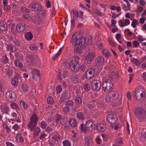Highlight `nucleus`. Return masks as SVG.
<instances>
[{"mask_svg": "<svg viewBox=\"0 0 146 146\" xmlns=\"http://www.w3.org/2000/svg\"><path fill=\"white\" fill-rule=\"evenodd\" d=\"M86 38L82 37H81L78 39L77 36L75 34L73 35L70 40V42L72 45L77 46L80 47V48L83 49L85 48Z\"/></svg>", "mask_w": 146, "mask_h": 146, "instance_id": "1", "label": "nucleus"}, {"mask_svg": "<svg viewBox=\"0 0 146 146\" xmlns=\"http://www.w3.org/2000/svg\"><path fill=\"white\" fill-rule=\"evenodd\" d=\"M145 93L144 88L141 87L137 88L135 91V96L138 101H141L145 98Z\"/></svg>", "mask_w": 146, "mask_h": 146, "instance_id": "2", "label": "nucleus"}, {"mask_svg": "<svg viewBox=\"0 0 146 146\" xmlns=\"http://www.w3.org/2000/svg\"><path fill=\"white\" fill-rule=\"evenodd\" d=\"M38 119V117L35 113L33 114L31 117L30 122L28 126L31 131H33L34 130V128L37 124Z\"/></svg>", "mask_w": 146, "mask_h": 146, "instance_id": "3", "label": "nucleus"}, {"mask_svg": "<svg viewBox=\"0 0 146 146\" xmlns=\"http://www.w3.org/2000/svg\"><path fill=\"white\" fill-rule=\"evenodd\" d=\"M46 12L44 10H42L37 13V15L33 17V21L35 24H38L41 19H43L45 15Z\"/></svg>", "mask_w": 146, "mask_h": 146, "instance_id": "4", "label": "nucleus"}, {"mask_svg": "<svg viewBox=\"0 0 146 146\" xmlns=\"http://www.w3.org/2000/svg\"><path fill=\"white\" fill-rule=\"evenodd\" d=\"M135 114L137 118L141 119H143L146 117V111L141 108L135 110Z\"/></svg>", "mask_w": 146, "mask_h": 146, "instance_id": "5", "label": "nucleus"}, {"mask_svg": "<svg viewBox=\"0 0 146 146\" xmlns=\"http://www.w3.org/2000/svg\"><path fill=\"white\" fill-rule=\"evenodd\" d=\"M28 8L31 11L36 12L42 9V7L38 3L33 2L28 6Z\"/></svg>", "mask_w": 146, "mask_h": 146, "instance_id": "6", "label": "nucleus"}, {"mask_svg": "<svg viewBox=\"0 0 146 146\" xmlns=\"http://www.w3.org/2000/svg\"><path fill=\"white\" fill-rule=\"evenodd\" d=\"M69 66H67V68H69L72 71L75 72H77L80 69V65L79 63L77 62L71 61L69 64H68Z\"/></svg>", "mask_w": 146, "mask_h": 146, "instance_id": "7", "label": "nucleus"}, {"mask_svg": "<svg viewBox=\"0 0 146 146\" xmlns=\"http://www.w3.org/2000/svg\"><path fill=\"white\" fill-rule=\"evenodd\" d=\"M113 85L111 81L110 80H105L103 82L102 86L104 91H109L112 88Z\"/></svg>", "mask_w": 146, "mask_h": 146, "instance_id": "8", "label": "nucleus"}, {"mask_svg": "<svg viewBox=\"0 0 146 146\" xmlns=\"http://www.w3.org/2000/svg\"><path fill=\"white\" fill-rule=\"evenodd\" d=\"M91 86L92 89L95 91H99L101 88V84L98 80H94L92 82Z\"/></svg>", "mask_w": 146, "mask_h": 146, "instance_id": "9", "label": "nucleus"}, {"mask_svg": "<svg viewBox=\"0 0 146 146\" xmlns=\"http://www.w3.org/2000/svg\"><path fill=\"white\" fill-rule=\"evenodd\" d=\"M5 97L7 100L10 102L15 101L16 99L15 93L12 91H8L6 93Z\"/></svg>", "mask_w": 146, "mask_h": 146, "instance_id": "10", "label": "nucleus"}, {"mask_svg": "<svg viewBox=\"0 0 146 146\" xmlns=\"http://www.w3.org/2000/svg\"><path fill=\"white\" fill-rule=\"evenodd\" d=\"M107 118L108 122L111 124L114 123L117 120L116 115L113 113L109 114L107 117Z\"/></svg>", "mask_w": 146, "mask_h": 146, "instance_id": "11", "label": "nucleus"}, {"mask_svg": "<svg viewBox=\"0 0 146 146\" xmlns=\"http://www.w3.org/2000/svg\"><path fill=\"white\" fill-rule=\"evenodd\" d=\"M25 27L26 25L25 23H20L17 25L16 30L18 32H21L25 30Z\"/></svg>", "mask_w": 146, "mask_h": 146, "instance_id": "12", "label": "nucleus"}, {"mask_svg": "<svg viewBox=\"0 0 146 146\" xmlns=\"http://www.w3.org/2000/svg\"><path fill=\"white\" fill-rule=\"evenodd\" d=\"M32 78L34 80H37L40 76V72L37 69L34 68L31 71Z\"/></svg>", "mask_w": 146, "mask_h": 146, "instance_id": "13", "label": "nucleus"}, {"mask_svg": "<svg viewBox=\"0 0 146 146\" xmlns=\"http://www.w3.org/2000/svg\"><path fill=\"white\" fill-rule=\"evenodd\" d=\"M93 138V136L92 135H87L85 138L84 146H92L91 139Z\"/></svg>", "mask_w": 146, "mask_h": 146, "instance_id": "14", "label": "nucleus"}, {"mask_svg": "<svg viewBox=\"0 0 146 146\" xmlns=\"http://www.w3.org/2000/svg\"><path fill=\"white\" fill-rule=\"evenodd\" d=\"M94 58V54L92 53H89L85 56V61L88 64H90Z\"/></svg>", "mask_w": 146, "mask_h": 146, "instance_id": "15", "label": "nucleus"}, {"mask_svg": "<svg viewBox=\"0 0 146 146\" xmlns=\"http://www.w3.org/2000/svg\"><path fill=\"white\" fill-rule=\"evenodd\" d=\"M86 127L90 131H92L95 129V126L94 123L91 121H88L86 123Z\"/></svg>", "mask_w": 146, "mask_h": 146, "instance_id": "16", "label": "nucleus"}, {"mask_svg": "<svg viewBox=\"0 0 146 146\" xmlns=\"http://www.w3.org/2000/svg\"><path fill=\"white\" fill-rule=\"evenodd\" d=\"M94 74V71L92 69L88 70L86 73L87 79H90L93 77Z\"/></svg>", "mask_w": 146, "mask_h": 146, "instance_id": "17", "label": "nucleus"}, {"mask_svg": "<svg viewBox=\"0 0 146 146\" xmlns=\"http://www.w3.org/2000/svg\"><path fill=\"white\" fill-rule=\"evenodd\" d=\"M96 64L99 66L102 65L105 62L104 58L102 56H98L95 60Z\"/></svg>", "mask_w": 146, "mask_h": 146, "instance_id": "18", "label": "nucleus"}, {"mask_svg": "<svg viewBox=\"0 0 146 146\" xmlns=\"http://www.w3.org/2000/svg\"><path fill=\"white\" fill-rule=\"evenodd\" d=\"M130 23L129 20L127 19H125L124 20V22L121 20L118 21L119 25L121 27H123L127 26L129 25Z\"/></svg>", "mask_w": 146, "mask_h": 146, "instance_id": "19", "label": "nucleus"}, {"mask_svg": "<svg viewBox=\"0 0 146 146\" xmlns=\"http://www.w3.org/2000/svg\"><path fill=\"white\" fill-rule=\"evenodd\" d=\"M97 129L100 132H103L106 129V126L105 125L102 123H98L96 126Z\"/></svg>", "mask_w": 146, "mask_h": 146, "instance_id": "20", "label": "nucleus"}, {"mask_svg": "<svg viewBox=\"0 0 146 146\" xmlns=\"http://www.w3.org/2000/svg\"><path fill=\"white\" fill-rule=\"evenodd\" d=\"M28 59L27 64L29 66L33 65L34 64L35 59L34 56L31 55L30 56Z\"/></svg>", "mask_w": 146, "mask_h": 146, "instance_id": "21", "label": "nucleus"}, {"mask_svg": "<svg viewBox=\"0 0 146 146\" xmlns=\"http://www.w3.org/2000/svg\"><path fill=\"white\" fill-rule=\"evenodd\" d=\"M97 104V102H92L91 103L87 104L86 106V108L87 109H88L89 110H92L95 108Z\"/></svg>", "mask_w": 146, "mask_h": 146, "instance_id": "22", "label": "nucleus"}, {"mask_svg": "<svg viewBox=\"0 0 146 146\" xmlns=\"http://www.w3.org/2000/svg\"><path fill=\"white\" fill-rule=\"evenodd\" d=\"M0 29L3 31H5L7 30V25L5 22L0 21Z\"/></svg>", "mask_w": 146, "mask_h": 146, "instance_id": "23", "label": "nucleus"}, {"mask_svg": "<svg viewBox=\"0 0 146 146\" xmlns=\"http://www.w3.org/2000/svg\"><path fill=\"white\" fill-rule=\"evenodd\" d=\"M61 96L66 100H69L71 97L70 93L67 91H65L63 93Z\"/></svg>", "mask_w": 146, "mask_h": 146, "instance_id": "24", "label": "nucleus"}, {"mask_svg": "<svg viewBox=\"0 0 146 146\" xmlns=\"http://www.w3.org/2000/svg\"><path fill=\"white\" fill-rule=\"evenodd\" d=\"M5 75L11 77L12 76L13 71L9 68H8L5 69Z\"/></svg>", "mask_w": 146, "mask_h": 146, "instance_id": "25", "label": "nucleus"}, {"mask_svg": "<svg viewBox=\"0 0 146 146\" xmlns=\"http://www.w3.org/2000/svg\"><path fill=\"white\" fill-rule=\"evenodd\" d=\"M33 37L32 33L31 32L27 33L25 34V38L27 40H30Z\"/></svg>", "mask_w": 146, "mask_h": 146, "instance_id": "26", "label": "nucleus"}, {"mask_svg": "<svg viewBox=\"0 0 146 146\" xmlns=\"http://www.w3.org/2000/svg\"><path fill=\"white\" fill-rule=\"evenodd\" d=\"M102 52L103 55L106 57L109 58L111 57V54L107 49H105L103 50Z\"/></svg>", "mask_w": 146, "mask_h": 146, "instance_id": "27", "label": "nucleus"}, {"mask_svg": "<svg viewBox=\"0 0 146 146\" xmlns=\"http://www.w3.org/2000/svg\"><path fill=\"white\" fill-rule=\"evenodd\" d=\"M72 12L73 14V18L74 20H76L79 17V14L78 11L75 9L72 10Z\"/></svg>", "mask_w": 146, "mask_h": 146, "instance_id": "28", "label": "nucleus"}, {"mask_svg": "<svg viewBox=\"0 0 146 146\" xmlns=\"http://www.w3.org/2000/svg\"><path fill=\"white\" fill-rule=\"evenodd\" d=\"M79 80L78 76L75 74L72 75L71 76V80L74 83H77Z\"/></svg>", "mask_w": 146, "mask_h": 146, "instance_id": "29", "label": "nucleus"}, {"mask_svg": "<svg viewBox=\"0 0 146 146\" xmlns=\"http://www.w3.org/2000/svg\"><path fill=\"white\" fill-rule=\"evenodd\" d=\"M121 3L122 7L123 10L125 11H129L130 10V4L128 3L127 4V6H126V5L125 4H124L122 3Z\"/></svg>", "mask_w": 146, "mask_h": 146, "instance_id": "30", "label": "nucleus"}, {"mask_svg": "<svg viewBox=\"0 0 146 146\" xmlns=\"http://www.w3.org/2000/svg\"><path fill=\"white\" fill-rule=\"evenodd\" d=\"M15 59L18 60L23 61L24 59V57L23 55L20 53H17L15 54Z\"/></svg>", "mask_w": 146, "mask_h": 146, "instance_id": "31", "label": "nucleus"}, {"mask_svg": "<svg viewBox=\"0 0 146 146\" xmlns=\"http://www.w3.org/2000/svg\"><path fill=\"white\" fill-rule=\"evenodd\" d=\"M110 94L114 100H115L117 99L118 97V94L116 91H113Z\"/></svg>", "mask_w": 146, "mask_h": 146, "instance_id": "32", "label": "nucleus"}, {"mask_svg": "<svg viewBox=\"0 0 146 146\" xmlns=\"http://www.w3.org/2000/svg\"><path fill=\"white\" fill-rule=\"evenodd\" d=\"M14 64L16 67L21 68L23 67V65L19 60L17 59L14 60Z\"/></svg>", "mask_w": 146, "mask_h": 146, "instance_id": "33", "label": "nucleus"}, {"mask_svg": "<svg viewBox=\"0 0 146 146\" xmlns=\"http://www.w3.org/2000/svg\"><path fill=\"white\" fill-rule=\"evenodd\" d=\"M16 139L17 141L20 143H22L24 142L23 139L20 133H18L17 134L16 136Z\"/></svg>", "mask_w": 146, "mask_h": 146, "instance_id": "34", "label": "nucleus"}, {"mask_svg": "<svg viewBox=\"0 0 146 146\" xmlns=\"http://www.w3.org/2000/svg\"><path fill=\"white\" fill-rule=\"evenodd\" d=\"M9 108H8L7 105H3L1 106V111L4 113L8 114Z\"/></svg>", "mask_w": 146, "mask_h": 146, "instance_id": "35", "label": "nucleus"}, {"mask_svg": "<svg viewBox=\"0 0 146 146\" xmlns=\"http://www.w3.org/2000/svg\"><path fill=\"white\" fill-rule=\"evenodd\" d=\"M12 84L15 86H17L18 84V79L16 77L13 78L11 82Z\"/></svg>", "mask_w": 146, "mask_h": 146, "instance_id": "36", "label": "nucleus"}, {"mask_svg": "<svg viewBox=\"0 0 146 146\" xmlns=\"http://www.w3.org/2000/svg\"><path fill=\"white\" fill-rule=\"evenodd\" d=\"M80 131L82 132H83L84 133H86L87 131V128L86 127V125L85 126H84V123H82L81 124L80 127Z\"/></svg>", "mask_w": 146, "mask_h": 146, "instance_id": "37", "label": "nucleus"}, {"mask_svg": "<svg viewBox=\"0 0 146 146\" xmlns=\"http://www.w3.org/2000/svg\"><path fill=\"white\" fill-rule=\"evenodd\" d=\"M130 60L133 63L136 65H138L140 64L139 61L137 59L133 57H132L130 58Z\"/></svg>", "mask_w": 146, "mask_h": 146, "instance_id": "38", "label": "nucleus"}, {"mask_svg": "<svg viewBox=\"0 0 146 146\" xmlns=\"http://www.w3.org/2000/svg\"><path fill=\"white\" fill-rule=\"evenodd\" d=\"M108 76L110 78L112 79L117 76L118 75L115 72H111L109 73Z\"/></svg>", "mask_w": 146, "mask_h": 146, "instance_id": "39", "label": "nucleus"}, {"mask_svg": "<svg viewBox=\"0 0 146 146\" xmlns=\"http://www.w3.org/2000/svg\"><path fill=\"white\" fill-rule=\"evenodd\" d=\"M77 117L80 119L84 120L85 118V115L81 112H79L77 114Z\"/></svg>", "mask_w": 146, "mask_h": 146, "instance_id": "40", "label": "nucleus"}, {"mask_svg": "<svg viewBox=\"0 0 146 146\" xmlns=\"http://www.w3.org/2000/svg\"><path fill=\"white\" fill-rule=\"evenodd\" d=\"M62 119V116L59 114H56L55 115L54 121L56 123V124H57L58 122L60 120Z\"/></svg>", "mask_w": 146, "mask_h": 146, "instance_id": "41", "label": "nucleus"}, {"mask_svg": "<svg viewBox=\"0 0 146 146\" xmlns=\"http://www.w3.org/2000/svg\"><path fill=\"white\" fill-rule=\"evenodd\" d=\"M105 99L108 102H110L113 100H114L110 94H107L106 97Z\"/></svg>", "mask_w": 146, "mask_h": 146, "instance_id": "42", "label": "nucleus"}, {"mask_svg": "<svg viewBox=\"0 0 146 146\" xmlns=\"http://www.w3.org/2000/svg\"><path fill=\"white\" fill-rule=\"evenodd\" d=\"M60 137L61 135H60L59 133H57L52 137V139L55 141H57L60 139Z\"/></svg>", "mask_w": 146, "mask_h": 146, "instance_id": "43", "label": "nucleus"}, {"mask_svg": "<svg viewBox=\"0 0 146 146\" xmlns=\"http://www.w3.org/2000/svg\"><path fill=\"white\" fill-rule=\"evenodd\" d=\"M7 47L8 50L11 52H14L15 51V49L14 48V46L12 44H8Z\"/></svg>", "mask_w": 146, "mask_h": 146, "instance_id": "44", "label": "nucleus"}, {"mask_svg": "<svg viewBox=\"0 0 146 146\" xmlns=\"http://www.w3.org/2000/svg\"><path fill=\"white\" fill-rule=\"evenodd\" d=\"M62 52V48H61L58 51L57 53L52 58V59L54 61L55 60L58 58L59 55Z\"/></svg>", "mask_w": 146, "mask_h": 146, "instance_id": "45", "label": "nucleus"}, {"mask_svg": "<svg viewBox=\"0 0 146 146\" xmlns=\"http://www.w3.org/2000/svg\"><path fill=\"white\" fill-rule=\"evenodd\" d=\"M20 104L21 106L25 110H26L28 108V105L24 101H21L20 102Z\"/></svg>", "mask_w": 146, "mask_h": 146, "instance_id": "46", "label": "nucleus"}, {"mask_svg": "<svg viewBox=\"0 0 146 146\" xmlns=\"http://www.w3.org/2000/svg\"><path fill=\"white\" fill-rule=\"evenodd\" d=\"M34 135L35 136H38L40 132V129L38 127L34 128Z\"/></svg>", "mask_w": 146, "mask_h": 146, "instance_id": "47", "label": "nucleus"}, {"mask_svg": "<svg viewBox=\"0 0 146 146\" xmlns=\"http://www.w3.org/2000/svg\"><path fill=\"white\" fill-rule=\"evenodd\" d=\"M69 123L70 125L72 127H75L77 126V123H76L74 119H72L69 121Z\"/></svg>", "mask_w": 146, "mask_h": 146, "instance_id": "48", "label": "nucleus"}, {"mask_svg": "<svg viewBox=\"0 0 146 146\" xmlns=\"http://www.w3.org/2000/svg\"><path fill=\"white\" fill-rule=\"evenodd\" d=\"M139 24V22L137 20L135 19H133L131 23V25L133 28H135L136 25Z\"/></svg>", "mask_w": 146, "mask_h": 146, "instance_id": "49", "label": "nucleus"}, {"mask_svg": "<svg viewBox=\"0 0 146 146\" xmlns=\"http://www.w3.org/2000/svg\"><path fill=\"white\" fill-rule=\"evenodd\" d=\"M139 42L137 40H135L132 42V45L133 48H137L139 45Z\"/></svg>", "mask_w": 146, "mask_h": 146, "instance_id": "50", "label": "nucleus"}, {"mask_svg": "<svg viewBox=\"0 0 146 146\" xmlns=\"http://www.w3.org/2000/svg\"><path fill=\"white\" fill-rule=\"evenodd\" d=\"M75 103L77 104L80 105L82 103V100L80 97H77L75 100Z\"/></svg>", "mask_w": 146, "mask_h": 146, "instance_id": "51", "label": "nucleus"}, {"mask_svg": "<svg viewBox=\"0 0 146 146\" xmlns=\"http://www.w3.org/2000/svg\"><path fill=\"white\" fill-rule=\"evenodd\" d=\"M65 105L66 106L72 107L74 106V103L72 100H69L66 102Z\"/></svg>", "mask_w": 146, "mask_h": 146, "instance_id": "52", "label": "nucleus"}, {"mask_svg": "<svg viewBox=\"0 0 146 146\" xmlns=\"http://www.w3.org/2000/svg\"><path fill=\"white\" fill-rule=\"evenodd\" d=\"M23 90L25 92H27L28 90V86L26 84H23L21 86Z\"/></svg>", "mask_w": 146, "mask_h": 146, "instance_id": "53", "label": "nucleus"}, {"mask_svg": "<svg viewBox=\"0 0 146 146\" xmlns=\"http://www.w3.org/2000/svg\"><path fill=\"white\" fill-rule=\"evenodd\" d=\"M66 99L65 98H64L61 96L59 100V104H63L66 101Z\"/></svg>", "mask_w": 146, "mask_h": 146, "instance_id": "54", "label": "nucleus"}, {"mask_svg": "<svg viewBox=\"0 0 146 146\" xmlns=\"http://www.w3.org/2000/svg\"><path fill=\"white\" fill-rule=\"evenodd\" d=\"M47 102L50 104H52L54 102L53 98L51 96H49L47 99Z\"/></svg>", "mask_w": 146, "mask_h": 146, "instance_id": "55", "label": "nucleus"}, {"mask_svg": "<svg viewBox=\"0 0 146 146\" xmlns=\"http://www.w3.org/2000/svg\"><path fill=\"white\" fill-rule=\"evenodd\" d=\"M1 61L2 62L6 64L8 62L9 59L7 56H4L2 58Z\"/></svg>", "mask_w": 146, "mask_h": 146, "instance_id": "56", "label": "nucleus"}, {"mask_svg": "<svg viewBox=\"0 0 146 146\" xmlns=\"http://www.w3.org/2000/svg\"><path fill=\"white\" fill-rule=\"evenodd\" d=\"M67 122V119L66 118H62L61 120H60V123L62 125H64Z\"/></svg>", "mask_w": 146, "mask_h": 146, "instance_id": "57", "label": "nucleus"}, {"mask_svg": "<svg viewBox=\"0 0 146 146\" xmlns=\"http://www.w3.org/2000/svg\"><path fill=\"white\" fill-rule=\"evenodd\" d=\"M3 127L6 130V131L7 132H9L11 131V129L9 127L8 125L5 123L3 124Z\"/></svg>", "mask_w": 146, "mask_h": 146, "instance_id": "58", "label": "nucleus"}, {"mask_svg": "<svg viewBox=\"0 0 146 146\" xmlns=\"http://www.w3.org/2000/svg\"><path fill=\"white\" fill-rule=\"evenodd\" d=\"M11 106L13 108L15 109H18L19 107L17 104L15 103L12 102L11 104Z\"/></svg>", "mask_w": 146, "mask_h": 146, "instance_id": "59", "label": "nucleus"}, {"mask_svg": "<svg viewBox=\"0 0 146 146\" xmlns=\"http://www.w3.org/2000/svg\"><path fill=\"white\" fill-rule=\"evenodd\" d=\"M30 49L32 50H35L38 49L36 46L34 44L31 45L29 46Z\"/></svg>", "mask_w": 146, "mask_h": 146, "instance_id": "60", "label": "nucleus"}, {"mask_svg": "<svg viewBox=\"0 0 146 146\" xmlns=\"http://www.w3.org/2000/svg\"><path fill=\"white\" fill-rule=\"evenodd\" d=\"M47 125V124L45 121H42L40 123V126L42 129H45Z\"/></svg>", "mask_w": 146, "mask_h": 146, "instance_id": "61", "label": "nucleus"}, {"mask_svg": "<svg viewBox=\"0 0 146 146\" xmlns=\"http://www.w3.org/2000/svg\"><path fill=\"white\" fill-rule=\"evenodd\" d=\"M56 89L57 90V93L58 94L60 93L62 90V89L61 86L60 85H58L57 86Z\"/></svg>", "mask_w": 146, "mask_h": 146, "instance_id": "62", "label": "nucleus"}, {"mask_svg": "<svg viewBox=\"0 0 146 146\" xmlns=\"http://www.w3.org/2000/svg\"><path fill=\"white\" fill-rule=\"evenodd\" d=\"M64 146H70V143L69 141L68 140L64 141L63 142Z\"/></svg>", "mask_w": 146, "mask_h": 146, "instance_id": "63", "label": "nucleus"}, {"mask_svg": "<svg viewBox=\"0 0 146 146\" xmlns=\"http://www.w3.org/2000/svg\"><path fill=\"white\" fill-rule=\"evenodd\" d=\"M84 88L85 90L88 91L90 89V86L87 83L85 84L84 86Z\"/></svg>", "mask_w": 146, "mask_h": 146, "instance_id": "64", "label": "nucleus"}]
</instances>
